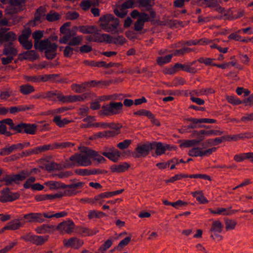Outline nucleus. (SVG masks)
<instances>
[{"label": "nucleus", "instance_id": "2f4dec72", "mask_svg": "<svg viewBox=\"0 0 253 253\" xmlns=\"http://www.w3.org/2000/svg\"><path fill=\"white\" fill-rule=\"evenodd\" d=\"M211 213L214 214H220L223 215H230L238 211L237 210L229 211L225 208H217L216 210L209 209Z\"/></svg>", "mask_w": 253, "mask_h": 253}, {"label": "nucleus", "instance_id": "3c124183", "mask_svg": "<svg viewBox=\"0 0 253 253\" xmlns=\"http://www.w3.org/2000/svg\"><path fill=\"white\" fill-rule=\"evenodd\" d=\"M173 54H169L164 57H159L157 59V63L160 65H162L164 64L169 63L170 61Z\"/></svg>", "mask_w": 253, "mask_h": 253}, {"label": "nucleus", "instance_id": "4c0bfd02", "mask_svg": "<svg viewBox=\"0 0 253 253\" xmlns=\"http://www.w3.org/2000/svg\"><path fill=\"white\" fill-rule=\"evenodd\" d=\"M77 232L82 236H92L95 234L98 231L94 232L84 227H77L76 228Z\"/></svg>", "mask_w": 253, "mask_h": 253}, {"label": "nucleus", "instance_id": "aec40b11", "mask_svg": "<svg viewBox=\"0 0 253 253\" xmlns=\"http://www.w3.org/2000/svg\"><path fill=\"white\" fill-rule=\"evenodd\" d=\"M196 61H194L188 64H182L177 63L174 65L173 69L182 70L190 73L195 74L198 72V70L196 68L192 67V65Z\"/></svg>", "mask_w": 253, "mask_h": 253}, {"label": "nucleus", "instance_id": "58836bf2", "mask_svg": "<svg viewBox=\"0 0 253 253\" xmlns=\"http://www.w3.org/2000/svg\"><path fill=\"white\" fill-rule=\"evenodd\" d=\"M45 185L47 186L50 190H52L63 189L64 184L59 181H49L45 182Z\"/></svg>", "mask_w": 253, "mask_h": 253}, {"label": "nucleus", "instance_id": "0eeeda50", "mask_svg": "<svg viewBox=\"0 0 253 253\" xmlns=\"http://www.w3.org/2000/svg\"><path fill=\"white\" fill-rule=\"evenodd\" d=\"M20 239L27 242H30L37 246H41L47 241L48 236H38L32 233H27L20 237Z\"/></svg>", "mask_w": 253, "mask_h": 253}, {"label": "nucleus", "instance_id": "bf43d9fd", "mask_svg": "<svg viewBox=\"0 0 253 253\" xmlns=\"http://www.w3.org/2000/svg\"><path fill=\"white\" fill-rule=\"evenodd\" d=\"M187 174H177L175 175L174 176L170 177L169 179L166 180V183H168L169 182H174V181L178 180H180L183 178H187Z\"/></svg>", "mask_w": 253, "mask_h": 253}, {"label": "nucleus", "instance_id": "f704fd0d", "mask_svg": "<svg viewBox=\"0 0 253 253\" xmlns=\"http://www.w3.org/2000/svg\"><path fill=\"white\" fill-rule=\"evenodd\" d=\"M101 154L113 162H117L119 160L121 153L119 151H115L114 152H107L104 151Z\"/></svg>", "mask_w": 253, "mask_h": 253}, {"label": "nucleus", "instance_id": "cd10ccee", "mask_svg": "<svg viewBox=\"0 0 253 253\" xmlns=\"http://www.w3.org/2000/svg\"><path fill=\"white\" fill-rule=\"evenodd\" d=\"M126 42V39L122 36L112 37L110 35H108V38H107L106 39V43H113L117 45H123Z\"/></svg>", "mask_w": 253, "mask_h": 253}, {"label": "nucleus", "instance_id": "4468645a", "mask_svg": "<svg viewBox=\"0 0 253 253\" xmlns=\"http://www.w3.org/2000/svg\"><path fill=\"white\" fill-rule=\"evenodd\" d=\"M99 31L100 30L96 28L95 32L85 37L86 40L90 42H106L108 34H100Z\"/></svg>", "mask_w": 253, "mask_h": 253}, {"label": "nucleus", "instance_id": "7ed1b4c3", "mask_svg": "<svg viewBox=\"0 0 253 253\" xmlns=\"http://www.w3.org/2000/svg\"><path fill=\"white\" fill-rule=\"evenodd\" d=\"M123 107V103L121 102H110L102 106L98 115L102 117L118 115L122 112Z\"/></svg>", "mask_w": 253, "mask_h": 253}, {"label": "nucleus", "instance_id": "a18cd8bd", "mask_svg": "<svg viewBox=\"0 0 253 253\" xmlns=\"http://www.w3.org/2000/svg\"><path fill=\"white\" fill-rule=\"evenodd\" d=\"M54 143V149H65L72 147L75 146V144L70 142H55Z\"/></svg>", "mask_w": 253, "mask_h": 253}, {"label": "nucleus", "instance_id": "423d86ee", "mask_svg": "<svg viewBox=\"0 0 253 253\" xmlns=\"http://www.w3.org/2000/svg\"><path fill=\"white\" fill-rule=\"evenodd\" d=\"M83 40L82 36H77L76 31L73 29L69 31L68 33L59 39L61 43H68L70 46H77L80 44Z\"/></svg>", "mask_w": 253, "mask_h": 253}, {"label": "nucleus", "instance_id": "393cba45", "mask_svg": "<svg viewBox=\"0 0 253 253\" xmlns=\"http://www.w3.org/2000/svg\"><path fill=\"white\" fill-rule=\"evenodd\" d=\"M223 134V132L218 130H201L200 131L195 130L193 132V136H199L201 135H205L206 136L221 135Z\"/></svg>", "mask_w": 253, "mask_h": 253}, {"label": "nucleus", "instance_id": "ea45409f", "mask_svg": "<svg viewBox=\"0 0 253 253\" xmlns=\"http://www.w3.org/2000/svg\"><path fill=\"white\" fill-rule=\"evenodd\" d=\"M19 91L23 95H29L35 91V88L29 84H25L19 86Z\"/></svg>", "mask_w": 253, "mask_h": 253}, {"label": "nucleus", "instance_id": "a19ab883", "mask_svg": "<svg viewBox=\"0 0 253 253\" xmlns=\"http://www.w3.org/2000/svg\"><path fill=\"white\" fill-rule=\"evenodd\" d=\"M6 120H11V119H6L0 121V134H4L6 136H10L12 134L9 131L7 130V127L5 125L9 124L7 122Z\"/></svg>", "mask_w": 253, "mask_h": 253}, {"label": "nucleus", "instance_id": "ddd939ff", "mask_svg": "<svg viewBox=\"0 0 253 253\" xmlns=\"http://www.w3.org/2000/svg\"><path fill=\"white\" fill-rule=\"evenodd\" d=\"M84 184V183L83 182L68 185L64 184L63 189H65L64 192L65 196H72L77 194L79 193L78 189L82 188Z\"/></svg>", "mask_w": 253, "mask_h": 253}, {"label": "nucleus", "instance_id": "774afa93", "mask_svg": "<svg viewBox=\"0 0 253 253\" xmlns=\"http://www.w3.org/2000/svg\"><path fill=\"white\" fill-rule=\"evenodd\" d=\"M226 99L229 103L233 105H237L243 103V101L233 96H227Z\"/></svg>", "mask_w": 253, "mask_h": 253}, {"label": "nucleus", "instance_id": "c9c22d12", "mask_svg": "<svg viewBox=\"0 0 253 253\" xmlns=\"http://www.w3.org/2000/svg\"><path fill=\"white\" fill-rule=\"evenodd\" d=\"M34 108V105H31L29 106H27L25 105H20L18 106H13L10 107L8 111L9 110L10 113L11 114H15L19 112L25 111L26 110H28Z\"/></svg>", "mask_w": 253, "mask_h": 253}, {"label": "nucleus", "instance_id": "6e6d98bb", "mask_svg": "<svg viewBox=\"0 0 253 253\" xmlns=\"http://www.w3.org/2000/svg\"><path fill=\"white\" fill-rule=\"evenodd\" d=\"M38 57V55L34 50H30L26 52L23 54V58L24 59L35 60Z\"/></svg>", "mask_w": 253, "mask_h": 253}, {"label": "nucleus", "instance_id": "f257e3e1", "mask_svg": "<svg viewBox=\"0 0 253 253\" xmlns=\"http://www.w3.org/2000/svg\"><path fill=\"white\" fill-rule=\"evenodd\" d=\"M78 149L80 153H76L67 160L64 166L65 168H71L74 166L86 167L91 165V158L90 155L91 149L84 146L79 147Z\"/></svg>", "mask_w": 253, "mask_h": 253}, {"label": "nucleus", "instance_id": "c03bdc74", "mask_svg": "<svg viewBox=\"0 0 253 253\" xmlns=\"http://www.w3.org/2000/svg\"><path fill=\"white\" fill-rule=\"evenodd\" d=\"M84 98L82 95H67L65 97V103L74 102L76 101H83Z\"/></svg>", "mask_w": 253, "mask_h": 253}, {"label": "nucleus", "instance_id": "9b49d317", "mask_svg": "<svg viewBox=\"0 0 253 253\" xmlns=\"http://www.w3.org/2000/svg\"><path fill=\"white\" fill-rule=\"evenodd\" d=\"M20 197L18 192H11L8 188H6L1 191V195L0 196V202L6 203L15 201Z\"/></svg>", "mask_w": 253, "mask_h": 253}, {"label": "nucleus", "instance_id": "bb28decb", "mask_svg": "<svg viewBox=\"0 0 253 253\" xmlns=\"http://www.w3.org/2000/svg\"><path fill=\"white\" fill-rule=\"evenodd\" d=\"M25 222H22L21 220L16 219L9 222L7 225L4 227V229L15 230L23 227Z\"/></svg>", "mask_w": 253, "mask_h": 253}, {"label": "nucleus", "instance_id": "f03ea898", "mask_svg": "<svg viewBox=\"0 0 253 253\" xmlns=\"http://www.w3.org/2000/svg\"><path fill=\"white\" fill-rule=\"evenodd\" d=\"M100 26L106 32H118L117 28L119 25V20L112 14H106L99 18Z\"/></svg>", "mask_w": 253, "mask_h": 253}, {"label": "nucleus", "instance_id": "a878e982", "mask_svg": "<svg viewBox=\"0 0 253 253\" xmlns=\"http://www.w3.org/2000/svg\"><path fill=\"white\" fill-rule=\"evenodd\" d=\"M129 167L130 165L128 163L125 162L111 166L110 170L112 172L121 173L126 170Z\"/></svg>", "mask_w": 253, "mask_h": 253}, {"label": "nucleus", "instance_id": "473e14b6", "mask_svg": "<svg viewBox=\"0 0 253 253\" xmlns=\"http://www.w3.org/2000/svg\"><path fill=\"white\" fill-rule=\"evenodd\" d=\"M138 6L145 10H150L155 4L154 0H138Z\"/></svg>", "mask_w": 253, "mask_h": 253}, {"label": "nucleus", "instance_id": "4d7b16f0", "mask_svg": "<svg viewBox=\"0 0 253 253\" xmlns=\"http://www.w3.org/2000/svg\"><path fill=\"white\" fill-rule=\"evenodd\" d=\"M14 93L10 88H8L5 91H1L0 94V97L2 100H6L12 95H14Z\"/></svg>", "mask_w": 253, "mask_h": 253}, {"label": "nucleus", "instance_id": "dca6fc26", "mask_svg": "<svg viewBox=\"0 0 253 253\" xmlns=\"http://www.w3.org/2000/svg\"><path fill=\"white\" fill-rule=\"evenodd\" d=\"M8 28H2L0 29V44H1L3 42H11L14 41L16 39V36L15 33L13 32H9L7 33Z\"/></svg>", "mask_w": 253, "mask_h": 253}, {"label": "nucleus", "instance_id": "f3484780", "mask_svg": "<svg viewBox=\"0 0 253 253\" xmlns=\"http://www.w3.org/2000/svg\"><path fill=\"white\" fill-rule=\"evenodd\" d=\"M23 218L27 220V222H38L39 223L45 221V219L42 217V213L40 212H31L24 215Z\"/></svg>", "mask_w": 253, "mask_h": 253}, {"label": "nucleus", "instance_id": "0e129e2a", "mask_svg": "<svg viewBox=\"0 0 253 253\" xmlns=\"http://www.w3.org/2000/svg\"><path fill=\"white\" fill-rule=\"evenodd\" d=\"M226 141H237L239 140L242 139L241 133L235 134V135H226Z\"/></svg>", "mask_w": 253, "mask_h": 253}, {"label": "nucleus", "instance_id": "79ce46f5", "mask_svg": "<svg viewBox=\"0 0 253 253\" xmlns=\"http://www.w3.org/2000/svg\"><path fill=\"white\" fill-rule=\"evenodd\" d=\"M192 196L201 204H207L208 200L205 197L202 191H197L191 193Z\"/></svg>", "mask_w": 253, "mask_h": 253}, {"label": "nucleus", "instance_id": "de8ad7c7", "mask_svg": "<svg viewBox=\"0 0 253 253\" xmlns=\"http://www.w3.org/2000/svg\"><path fill=\"white\" fill-rule=\"evenodd\" d=\"M43 36V32L41 31H37L33 33V38L35 40V47L38 49L39 47V40H40Z\"/></svg>", "mask_w": 253, "mask_h": 253}, {"label": "nucleus", "instance_id": "680f3d73", "mask_svg": "<svg viewBox=\"0 0 253 253\" xmlns=\"http://www.w3.org/2000/svg\"><path fill=\"white\" fill-rule=\"evenodd\" d=\"M213 60H214V59L213 58L200 57L197 60V61L200 63H204L206 66H213V64H214L213 63Z\"/></svg>", "mask_w": 253, "mask_h": 253}, {"label": "nucleus", "instance_id": "603ef678", "mask_svg": "<svg viewBox=\"0 0 253 253\" xmlns=\"http://www.w3.org/2000/svg\"><path fill=\"white\" fill-rule=\"evenodd\" d=\"M225 224L226 230H231L235 228L237 222L235 220L227 219L225 221Z\"/></svg>", "mask_w": 253, "mask_h": 253}, {"label": "nucleus", "instance_id": "c85d7f7f", "mask_svg": "<svg viewBox=\"0 0 253 253\" xmlns=\"http://www.w3.org/2000/svg\"><path fill=\"white\" fill-rule=\"evenodd\" d=\"M204 137H201L199 140L192 139V140H180L179 143H180V147L188 148L192 147L199 144L201 141L204 139Z\"/></svg>", "mask_w": 253, "mask_h": 253}, {"label": "nucleus", "instance_id": "13d9d810", "mask_svg": "<svg viewBox=\"0 0 253 253\" xmlns=\"http://www.w3.org/2000/svg\"><path fill=\"white\" fill-rule=\"evenodd\" d=\"M114 13L120 18L124 17L127 14L126 9L123 8L122 6L114 10Z\"/></svg>", "mask_w": 253, "mask_h": 253}, {"label": "nucleus", "instance_id": "9d476101", "mask_svg": "<svg viewBox=\"0 0 253 253\" xmlns=\"http://www.w3.org/2000/svg\"><path fill=\"white\" fill-rule=\"evenodd\" d=\"M223 226L220 221L217 220L212 221L210 231L211 232V237L213 240H220L222 236L218 234L222 231Z\"/></svg>", "mask_w": 253, "mask_h": 253}, {"label": "nucleus", "instance_id": "e2e57ef3", "mask_svg": "<svg viewBox=\"0 0 253 253\" xmlns=\"http://www.w3.org/2000/svg\"><path fill=\"white\" fill-rule=\"evenodd\" d=\"M23 78L24 80L28 82H32L34 83H39V75H34V76H28L24 75L23 76Z\"/></svg>", "mask_w": 253, "mask_h": 253}, {"label": "nucleus", "instance_id": "864d4df0", "mask_svg": "<svg viewBox=\"0 0 253 253\" xmlns=\"http://www.w3.org/2000/svg\"><path fill=\"white\" fill-rule=\"evenodd\" d=\"M193 51H194V50L192 48L183 47L180 49L175 50L173 54L174 56L183 55L186 53H190Z\"/></svg>", "mask_w": 253, "mask_h": 253}, {"label": "nucleus", "instance_id": "39448f33", "mask_svg": "<svg viewBox=\"0 0 253 253\" xmlns=\"http://www.w3.org/2000/svg\"><path fill=\"white\" fill-rule=\"evenodd\" d=\"M38 45V49L45 51L46 58L52 59L55 58L58 47L56 44L52 43L49 39H47L40 41Z\"/></svg>", "mask_w": 253, "mask_h": 253}, {"label": "nucleus", "instance_id": "b1692460", "mask_svg": "<svg viewBox=\"0 0 253 253\" xmlns=\"http://www.w3.org/2000/svg\"><path fill=\"white\" fill-rule=\"evenodd\" d=\"M55 231V226L53 225L42 224L35 228L38 234H45L53 232Z\"/></svg>", "mask_w": 253, "mask_h": 253}, {"label": "nucleus", "instance_id": "20e7f679", "mask_svg": "<svg viewBox=\"0 0 253 253\" xmlns=\"http://www.w3.org/2000/svg\"><path fill=\"white\" fill-rule=\"evenodd\" d=\"M9 124V128L13 130L15 133H25L34 134L37 130V126L35 124H26L23 123L15 124L12 120H6Z\"/></svg>", "mask_w": 253, "mask_h": 253}, {"label": "nucleus", "instance_id": "37998d69", "mask_svg": "<svg viewBox=\"0 0 253 253\" xmlns=\"http://www.w3.org/2000/svg\"><path fill=\"white\" fill-rule=\"evenodd\" d=\"M61 16V14L52 10L46 15L45 19L49 22H54L59 20Z\"/></svg>", "mask_w": 253, "mask_h": 253}, {"label": "nucleus", "instance_id": "1a4fd4ad", "mask_svg": "<svg viewBox=\"0 0 253 253\" xmlns=\"http://www.w3.org/2000/svg\"><path fill=\"white\" fill-rule=\"evenodd\" d=\"M75 228V224L70 219L63 221L60 223L58 226H55V230H58L62 234H71L74 232Z\"/></svg>", "mask_w": 253, "mask_h": 253}, {"label": "nucleus", "instance_id": "09e8293b", "mask_svg": "<svg viewBox=\"0 0 253 253\" xmlns=\"http://www.w3.org/2000/svg\"><path fill=\"white\" fill-rule=\"evenodd\" d=\"M91 158L93 159L95 161H97L99 163H103L106 161L105 159L100 155H99L97 152L91 149Z\"/></svg>", "mask_w": 253, "mask_h": 253}, {"label": "nucleus", "instance_id": "412c9836", "mask_svg": "<svg viewBox=\"0 0 253 253\" xmlns=\"http://www.w3.org/2000/svg\"><path fill=\"white\" fill-rule=\"evenodd\" d=\"M83 241L77 238L72 237L69 239H65L63 241L64 245L68 248H72L75 249H79L83 245Z\"/></svg>", "mask_w": 253, "mask_h": 253}, {"label": "nucleus", "instance_id": "72a5a7b5", "mask_svg": "<svg viewBox=\"0 0 253 253\" xmlns=\"http://www.w3.org/2000/svg\"><path fill=\"white\" fill-rule=\"evenodd\" d=\"M46 10L43 7H40L37 9L35 14V21L42 22L44 19V16L46 17Z\"/></svg>", "mask_w": 253, "mask_h": 253}, {"label": "nucleus", "instance_id": "338daca9", "mask_svg": "<svg viewBox=\"0 0 253 253\" xmlns=\"http://www.w3.org/2000/svg\"><path fill=\"white\" fill-rule=\"evenodd\" d=\"M79 16V14L76 11H69L66 13L65 17L68 20H74L77 19Z\"/></svg>", "mask_w": 253, "mask_h": 253}, {"label": "nucleus", "instance_id": "052dcab7", "mask_svg": "<svg viewBox=\"0 0 253 253\" xmlns=\"http://www.w3.org/2000/svg\"><path fill=\"white\" fill-rule=\"evenodd\" d=\"M124 191V189H121L119 190H117L115 191H112V192H106L104 193H102L101 194L102 195L103 198H108L112 197L115 195L120 194L122 193Z\"/></svg>", "mask_w": 253, "mask_h": 253}, {"label": "nucleus", "instance_id": "5fc2aeb1", "mask_svg": "<svg viewBox=\"0 0 253 253\" xmlns=\"http://www.w3.org/2000/svg\"><path fill=\"white\" fill-rule=\"evenodd\" d=\"M131 236H129L122 240L115 248V249L117 251H121L123 248L129 243L131 240Z\"/></svg>", "mask_w": 253, "mask_h": 253}, {"label": "nucleus", "instance_id": "4be33fe9", "mask_svg": "<svg viewBox=\"0 0 253 253\" xmlns=\"http://www.w3.org/2000/svg\"><path fill=\"white\" fill-rule=\"evenodd\" d=\"M152 149H156V154L157 156L161 155L165 153L167 150H170V146L169 145L165 144H164L161 142H153L152 143Z\"/></svg>", "mask_w": 253, "mask_h": 253}, {"label": "nucleus", "instance_id": "6ab92c4d", "mask_svg": "<svg viewBox=\"0 0 253 253\" xmlns=\"http://www.w3.org/2000/svg\"><path fill=\"white\" fill-rule=\"evenodd\" d=\"M9 3L11 8L8 13L10 14L17 13L23 10V7L25 5V0H9Z\"/></svg>", "mask_w": 253, "mask_h": 253}, {"label": "nucleus", "instance_id": "7c9ffc66", "mask_svg": "<svg viewBox=\"0 0 253 253\" xmlns=\"http://www.w3.org/2000/svg\"><path fill=\"white\" fill-rule=\"evenodd\" d=\"M208 7L213 8L220 13H222L224 9L219 5L220 0H204Z\"/></svg>", "mask_w": 253, "mask_h": 253}, {"label": "nucleus", "instance_id": "69168bd1", "mask_svg": "<svg viewBox=\"0 0 253 253\" xmlns=\"http://www.w3.org/2000/svg\"><path fill=\"white\" fill-rule=\"evenodd\" d=\"M131 142V140L126 139L123 142L119 143L117 144V147L122 150L125 149L128 147Z\"/></svg>", "mask_w": 253, "mask_h": 253}, {"label": "nucleus", "instance_id": "f8f14e48", "mask_svg": "<svg viewBox=\"0 0 253 253\" xmlns=\"http://www.w3.org/2000/svg\"><path fill=\"white\" fill-rule=\"evenodd\" d=\"M216 150V148L212 147L206 150H202L199 147H194L189 151L188 155L191 157L208 156Z\"/></svg>", "mask_w": 253, "mask_h": 253}, {"label": "nucleus", "instance_id": "2eb2a0df", "mask_svg": "<svg viewBox=\"0 0 253 253\" xmlns=\"http://www.w3.org/2000/svg\"><path fill=\"white\" fill-rule=\"evenodd\" d=\"M151 150H152V143H146L139 145L135 148L136 153L134 157L136 158L145 157L149 154Z\"/></svg>", "mask_w": 253, "mask_h": 253}, {"label": "nucleus", "instance_id": "8fccbe9b", "mask_svg": "<svg viewBox=\"0 0 253 253\" xmlns=\"http://www.w3.org/2000/svg\"><path fill=\"white\" fill-rule=\"evenodd\" d=\"M197 44H199V42H198V40H190L188 41H181L175 44V47H179L185 45L191 46Z\"/></svg>", "mask_w": 253, "mask_h": 253}, {"label": "nucleus", "instance_id": "5701e85b", "mask_svg": "<svg viewBox=\"0 0 253 253\" xmlns=\"http://www.w3.org/2000/svg\"><path fill=\"white\" fill-rule=\"evenodd\" d=\"M2 53L3 55L12 56L14 58L17 54L18 51L13 45L12 43L9 42L8 43L4 44Z\"/></svg>", "mask_w": 253, "mask_h": 253}, {"label": "nucleus", "instance_id": "a211bd4d", "mask_svg": "<svg viewBox=\"0 0 253 253\" xmlns=\"http://www.w3.org/2000/svg\"><path fill=\"white\" fill-rule=\"evenodd\" d=\"M45 99L49 100L56 101L58 99L59 101L65 103L66 96L63 95L60 91H48L45 92Z\"/></svg>", "mask_w": 253, "mask_h": 253}, {"label": "nucleus", "instance_id": "e433bc0d", "mask_svg": "<svg viewBox=\"0 0 253 253\" xmlns=\"http://www.w3.org/2000/svg\"><path fill=\"white\" fill-rule=\"evenodd\" d=\"M54 149V143L44 145L34 148V152L35 154L44 152L49 150H53Z\"/></svg>", "mask_w": 253, "mask_h": 253}, {"label": "nucleus", "instance_id": "c756f323", "mask_svg": "<svg viewBox=\"0 0 253 253\" xmlns=\"http://www.w3.org/2000/svg\"><path fill=\"white\" fill-rule=\"evenodd\" d=\"M76 31H79L84 34H92L96 31V27L95 26H81L75 27L73 28Z\"/></svg>", "mask_w": 253, "mask_h": 253}, {"label": "nucleus", "instance_id": "6e6552de", "mask_svg": "<svg viewBox=\"0 0 253 253\" xmlns=\"http://www.w3.org/2000/svg\"><path fill=\"white\" fill-rule=\"evenodd\" d=\"M28 175V172L23 171L17 174L6 175L2 178L1 181L4 182L7 186L11 185L14 183H18L20 181H23Z\"/></svg>", "mask_w": 253, "mask_h": 253}, {"label": "nucleus", "instance_id": "49530a36", "mask_svg": "<svg viewBox=\"0 0 253 253\" xmlns=\"http://www.w3.org/2000/svg\"><path fill=\"white\" fill-rule=\"evenodd\" d=\"M53 121L57 126L60 127H64L66 125L68 124L70 122L69 120L66 119L62 120L59 116H55Z\"/></svg>", "mask_w": 253, "mask_h": 253}]
</instances>
